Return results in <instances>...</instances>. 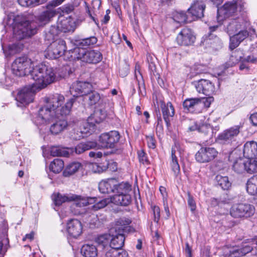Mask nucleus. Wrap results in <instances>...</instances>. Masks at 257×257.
I'll return each instance as SVG.
<instances>
[{"mask_svg":"<svg viewBox=\"0 0 257 257\" xmlns=\"http://www.w3.org/2000/svg\"><path fill=\"white\" fill-rule=\"evenodd\" d=\"M65 98L63 95L56 93L45 99L46 104L41 107L39 110L36 121L40 124L47 123L55 116L67 115L71 110L75 101V98L69 99L62 106Z\"/></svg>","mask_w":257,"mask_h":257,"instance_id":"1","label":"nucleus"},{"mask_svg":"<svg viewBox=\"0 0 257 257\" xmlns=\"http://www.w3.org/2000/svg\"><path fill=\"white\" fill-rule=\"evenodd\" d=\"M30 74L34 81L32 85L39 90L54 82L56 79L54 69L43 63L36 66L33 64Z\"/></svg>","mask_w":257,"mask_h":257,"instance_id":"2","label":"nucleus"},{"mask_svg":"<svg viewBox=\"0 0 257 257\" xmlns=\"http://www.w3.org/2000/svg\"><path fill=\"white\" fill-rule=\"evenodd\" d=\"M37 31L36 26L30 23L24 15H19L14 19L13 34L16 39L21 40L35 35Z\"/></svg>","mask_w":257,"mask_h":257,"instance_id":"3","label":"nucleus"},{"mask_svg":"<svg viewBox=\"0 0 257 257\" xmlns=\"http://www.w3.org/2000/svg\"><path fill=\"white\" fill-rule=\"evenodd\" d=\"M52 200L57 206L66 202L73 201L76 206L81 207L85 206L88 203L94 202V199H85L80 196L73 194H62L60 193H54L52 196Z\"/></svg>","mask_w":257,"mask_h":257,"instance_id":"4","label":"nucleus"},{"mask_svg":"<svg viewBox=\"0 0 257 257\" xmlns=\"http://www.w3.org/2000/svg\"><path fill=\"white\" fill-rule=\"evenodd\" d=\"M74 59L80 60L83 62L89 63H97L102 59V54L98 51H86L85 49L76 47L72 52Z\"/></svg>","mask_w":257,"mask_h":257,"instance_id":"5","label":"nucleus"},{"mask_svg":"<svg viewBox=\"0 0 257 257\" xmlns=\"http://www.w3.org/2000/svg\"><path fill=\"white\" fill-rule=\"evenodd\" d=\"M34 63L26 57H21L15 59L12 65L13 73L22 77L30 74Z\"/></svg>","mask_w":257,"mask_h":257,"instance_id":"6","label":"nucleus"},{"mask_svg":"<svg viewBox=\"0 0 257 257\" xmlns=\"http://www.w3.org/2000/svg\"><path fill=\"white\" fill-rule=\"evenodd\" d=\"M249 22L242 17L226 20L224 23V30L230 37L240 29H249Z\"/></svg>","mask_w":257,"mask_h":257,"instance_id":"7","label":"nucleus"},{"mask_svg":"<svg viewBox=\"0 0 257 257\" xmlns=\"http://www.w3.org/2000/svg\"><path fill=\"white\" fill-rule=\"evenodd\" d=\"M254 212V207L248 203L235 204L230 209V215L235 218H246L252 216Z\"/></svg>","mask_w":257,"mask_h":257,"instance_id":"8","label":"nucleus"},{"mask_svg":"<svg viewBox=\"0 0 257 257\" xmlns=\"http://www.w3.org/2000/svg\"><path fill=\"white\" fill-rule=\"evenodd\" d=\"M66 43L62 39L53 41L45 52V57L49 59H57L62 56L66 51Z\"/></svg>","mask_w":257,"mask_h":257,"instance_id":"9","label":"nucleus"},{"mask_svg":"<svg viewBox=\"0 0 257 257\" xmlns=\"http://www.w3.org/2000/svg\"><path fill=\"white\" fill-rule=\"evenodd\" d=\"M119 139L120 135L117 131L103 133L99 136L98 146L103 148H113Z\"/></svg>","mask_w":257,"mask_h":257,"instance_id":"10","label":"nucleus"},{"mask_svg":"<svg viewBox=\"0 0 257 257\" xmlns=\"http://www.w3.org/2000/svg\"><path fill=\"white\" fill-rule=\"evenodd\" d=\"M218 155L217 150L213 147H201L195 154L196 161L207 163L213 160Z\"/></svg>","mask_w":257,"mask_h":257,"instance_id":"11","label":"nucleus"},{"mask_svg":"<svg viewBox=\"0 0 257 257\" xmlns=\"http://www.w3.org/2000/svg\"><path fill=\"white\" fill-rule=\"evenodd\" d=\"M244 3L241 1H235L226 3L221 8L218 9V13L222 14L224 17L231 16L232 14L243 10Z\"/></svg>","mask_w":257,"mask_h":257,"instance_id":"12","label":"nucleus"},{"mask_svg":"<svg viewBox=\"0 0 257 257\" xmlns=\"http://www.w3.org/2000/svg\"><path fill=\"white\" fill-rule=\"evenodd\" d=\"M39 91L32 85L24 87L17 94L16 99L23 104H27L33 101L34 93Z\"/></svg>","mask_w":257,"mask_h":257,"instance_id":"13","label":"nucleus"},{"mask_svg":"<svg viewBox=\"0 0 257 257\" xmlns=\"http://www.w3.org/2000/svg\"><path fill=\"white\" fill-rule=\"evenodd\" d=\"M196 37L190 29L184 28L178 34L176 41L180 46H189L192 45Z\"/></svg>","mask_w":257,"mask_h":257,"instance_id":"14","label":"nucleus"},{"mask_svg":"<svg viewBox=\"0 0 257 257\" xmlns=\"http://www.w3.org/2000/svg\"><path fill=\"white\" fill-rule=\"evenodd\" d=\"M253 247L247 244L246 240L240 246H234L226 251L224 257H242L252 250Z\"/></svg>","mask_w":257,"mask_h":257,"instance_id":"15","label":"nucleus"},{"mask_svg":"<svg viewBox=\"0 0 257 257\" xmlns=\"http://www.w3.org/2000/svg\"><path fill=\"white\" fill-rule=\"evenodd\" d=\"M92 85L87 82L77 81L72 84L70 92L73 97H78L87 94L91 91Z\"/></svg>","mask_w":257,"mask_h":257,"instance_id":"16","label":"nucleus"},{"mask_svg":"<svg viewBox=\"0 0 257 257\" xmlns=\"http://www.w3.org/2000/svg\"><path fill=\"white\" fill-rule=\"evenodd\" d=\"M66 115L55 116L51 120L53 121L54 122L50 126V131L52 135H57L61 133L66 130L68 126V123L67 120L65 118Z\"/></svg>","mask_w":257,"mask_h":257,"instance_id":"17","label":"nucleus"},{"mask_svg":"<svg viewBox=\"0 0 257 257\" xmlns=\"http://www.w3.org/2000/svg\"><path fill=\"white\" fill-rule=\"evenodd\" d=\"M217 25L209 27V32L207 35L203 37V40L202 41L203 45L205 46H210L214 49H218L221 47L222 43L220 39L213 32H215L217 29Z\"/></svg>","mask_w":257,"mask_h":257,"instance_id":"18","label":"nucleus"},{"mask_svg":"<svg viewBox=\"0 0 257 257\" xmlns=\"http://www.w3.org/2000/svg\"><path fill=\"white\" fill-rule=\"evenodd\" d=\"M240 128L239 125H234L225 130L218 136V140L223 144H231L232 142L235 141V138L240 132Z\"/></svg>","mask_w":257,"mask_h":257,"instance_id":"19","label":"nucleus"},{"mask_svg":"<svg viewBox=\"0 0 257 257\" xmlns=\"http://www.w3.org/2000/svg\"><path fill=\"white\" fill-rule=\"evenodd\" d=\"M111 238L108 246L113 247L114 248L120 249L124 245L125 237L123 230L117 229H110Z\"/></svg>","mask_w":257,"mask_h":257,"instance_id":"20","label":"nucleus"},{"mask_svg":"<svg viewBox=\"0 0 257 257\" xmlns=\"http://www.w3.org/2000/svg\"><path fill=\"white\" fill-rule=\"evenodd\" d=\"M195 86L196 90L200 93L205 95H210L215 91L214 84L208 80L200 79L195 83Z\"/></svg>","mask_w":257,"mask_h":257,"instance_id":"21","label":"nucleus"},{"mask_svg":"<svg viewBox=\"0 0 257 257\" xmlns=\"http://www.w3.org/2000/svg\"><path fill=\"white\" fill-rule=\"evenodd\" d=\"M248 29H240L237 33L230 38L229 48L233 50L248 36Z\"/></svg>","mask_w":257,"mask_h":257,"instance_id":"22","label":"nucleus"},{"mask_svg":"<svg viewBox=\"0 0 257 257\" xmlns=\"http://www.w3.org/2000/svg\"><path fill=\"white\" fill-rule=\"evenodd\" d=\"M82 231V225L77 219H71L67 224V231L69 236L76 238Z\"/></svg>","mask_w":257,"mask_h":257,"instance_id":"23","label":"nucleus"},{"mask_svg":"<svg viewBox=\"0 0 257 257\" xmlns=\"http://www.w3.org/2000/svg\"><path fill=\"white\" fill-rule=\"evenodd\" d=\"M205 5L202 1L194 2L191 6L188 9L189 13L191 14L193 19H200L204 16Z\"/></svg>","mask_w":257,"mask_h":257,"instance_id":"24","label":"nucleus"},{"mask_svg":"<svg viewBox=\"0 0 257 257\" xmlns=\"http://www.w3.org/2000/svg\"><path fill=\"white\" fill-rule=\"evenodd\" d=\"M117 185V180L114 178H110L102 180L98 184V189L102 193H110L115 192V186Z\"/></svg>","mask_w":257,"mask_h":257,"instance_id":"25","label":"nucleus"},{"mask_svg":"<svg viewBox=\"0 0 257 257\" xmlns=\"http://www.w3.org/2000/svg\"><path fill=\"white\" fill-rule=\"evenodd\" d=\"M106 111L102 109H96L93 114L88 117L87 123L90 127H93L96 123L102 122L106 117Z\"/></svg>","mask_w":257,"mask_h":257,"instance_id":"26","label":"nucleus"},{"mask_svg":"<svg viewBox=\"0 0 257 257\" xmlns=\"http://www.w3.org/2000/svg\"><path fill=\"white\" fill-rule=\"evenodd\" d=\"M131 222L132 220L128 217H120L115 221V226L111 229H117V230H122L123 233L132 232L135 231V229L130 226Z\"/></svg>","mask_w":257,"mask_h":257,"instance_id":"27","label":"nucleus"},{"mask_svg":"<svg viewBox=\"0 0 257 257\" xmlns=\"http://www.w3.org/2000/svg\"><path fill=\"white\" fill-rule=\"evenodd\" d=\"M161 108L163 118L167 126H169L170 125V122L171 118H172L175 114L174 108L171 102H168L166 104L162 103L161 104Z\"/></svg>","mask_w":257,"mask_h":257,"instance_id":"28","label":"nucleus"},{"mask_svg":"<svg viewBox=\"0 0 257 257\" xmlns=\"http://www.w3.org/2000/svg\"><path fill=\"white\" fill-rule=\"evenodd\" d=\"M200 98H190L186 99L183 103V107L191 112L198 111L201 107Z\"/></svg>","mask_w":257,"mask_h":257,"instance_id":"29","label":"nucleus"},{"mask_svg":"<svg viewBox=\"0 0 257 257\" xmlns=\"http://www.w3.org/2000/svg\"><path fill=\"white\" fill-rule=\"evenodd\" d=\"M57 26L60 31L64 33L73 31L74 30L73 21L70 19L65 18L62 16L59 18Z\"/></svg>","mask_w":257,"mask_h":257,"instance_id":"30","label":"nucleus"},{"mask_svg":"<svg viewBox=\"0 0 257 257\" xmlns=\"http://www.w3.org/2000/svg\"><path fill=\"white\" fill-rule=\"evenodd\" d=\"M243 155L248 159H253L257 156V143L254 141L246 142L244 145Z\"/></svg>","mask_w":257,"mask_h":257,"instance_id":"31","label":"nucleus"},{"mask_svg":"<svg viewBox=\"0 0 257 257\" xmlns=\"http://www.w3.org/2000/svg\"><path fill=\"white\" fill-rule=\"evenodd\" d=\"M111 202L116 205L127 206L131 202V197L128 193L114 194L111 198Z\"/></svg>","mask_w":257,"mask_h":257,"instance_id":"32","label":"nucleus"},{"mask_svg":"<svg viewBox=\"0 0 257 257\" xmlns=\"http://www.w3.org/2000/svg\"><path fill=\"white\" fill-rule=\"evenodd\" d=\"M81 253L84 257H97L98 250L93 244H84L81 248Z\"/></svg>","mask_w":257,"mask_h":257,"instance_id":"33","label":"nucleus"},{"mask_svg":"<svg viewBox=\"0 0 257 257\" xmlns=\"http://www.w3.org/2000/svg\"><path fill=\"white\" fill-rule=\"evenodd\" d=\"M97 146L96 142L94 141L80 143L76 146L75 148V152L76 154H80L85 151L96 148Z\"/></svg>","mask_w":257,"mask_h":257,"instance_id":"34","label":"nucleus"},{"mask_svg":"<svg viewBox=\"0 0 257 257\" xmlns=\"http://www.w3.org/2000/svg\"><path fill=\"white\" fill-rule=\"evenodd\" d=\"M175 153V148L172 147L171 150V161L170 163V165L174 176L177 177L180 172V168Z\"/></svg>","mask_w":257,"mask_h":257,"instance_id":"35","label":"nucleus"},{"mask_svg":"<svg viewBox=\"0 0 257 257\" xmlns=\"http://www.w3.org/2000/svg\"><path fill=\"white\" fill-rule=\"evenodd\" d=\"M246 159L238 158L233 163L232 169L237 174H243L245 173L246 169Z\"/></svg>","mask_w":257,"mask_h":257,"instance_id":"36","label":"nucleus"},{"mask_svg":"<svg viewBox=\"0 0 257 257\" xmlns=\"http://www.w3.org/2000/svg\"><path fill=\"white\" fill-rule=\"evenodd\" d=\"M246 189L248 194L251 195H257V175L253 176L248 180Z\"/></svg>","mask_w":257,"mask_h":257,"instance_id":"37","label":"nucleus"},{"mask_svg":"<svg viewBox=\"0 0 257 257\" xmlns=\"http://www.w3.org/2000/svg\"><path fill=\"white\" fill-rule=\"evenodd\" d=\"M82 167V165L78 162H73L67 166L64 171L63 175L65 177H68L77 172Z\"/></svg>","mask_w":257,"mask_h":257,"instance_id":"38","label":"nucleus"},{"mask_svg":"<svg viewBox=\"0 0 257 257\" xmlns=\"http://www.w3.org/2000/svg\"><path fill=\"white\" fill-rule=\"evenodd\" d=\"M85 199H94V202L91 203H88L86 206L89 204H93L92 206V208L95 210H97L98 209H101L104 207H105L108 204H109L111 202V198H104L101 200H98L97 198H91V197H84Z\"/></svg>","mask_w":257,"mask_h":257,"instance_id":"39","label":"nucleus"},{"mask_svg":"<svg viewBox=\"0 0 257 257\" xmlns=\"http://www.w3.org/2000/svg\"><path fill=\"white\" fill-rule=\"evenodd\" d=\"M50 154L53 157H68L69 155V152L67 148H63L60 146H53L50 149Z\"/></svg>","mask_w":257,"mask_h":257,"instance_id":"40","label":"nucleus"},{"mask_svg":"<svg viewBox=\"0 0 257 257\" xmlns=\"http://www.w3.org/2000/svg\"><path fill=\"white\" fill-rule=\"evenodd\" d=\"M49 7L48 6V10L43 12L39 16V20L42 23L45 24L48 22L56 15V11L54 9H49Z\"/></svg>","mask_w":257,"mask_h":257,"instance_id":"41","label":"nucleus"},{"mask_svg":"<svg viewBox=\"0 0 257 257\" xmlns=\"http://www.w3.org/2000/svg\"><path fill=\"white\" fill-rule=\"evenodd\" d=\"M217 185L223 190H228L231 187V183L227 176L217 175L215 177Z\"/></svg>","mask_w":257,"mask_h":257,"instance_id":"42","label":"nucleus"},{"mask_svg":"<svg viewBox=\"0 0 257 257\" xmlns=\"http://www.w3.org/2000/svg\"><path fill=\"white\" fill-rule=\"evenodd\" d=\"M131 190V186L128 183L122 182L118 184L117 182V185L115 186V194H124L128 193Z\"/></svg>","mask_w":257,"mask_h":257,"instance_id":"43","label":"nucleus"},{"mask_svg":"<svg viewBox=\"0 0 257 257\" xmlns=\"http://www.w3.org/2000/svg\"><path fill=\"white\" fill-rule=\"evenodd\" d=\"M64 168V162L60 159H55L50 165V169L55 173H59Z\"/></svg>","mask_w":257,"mask_h":257,"instance_id":"44","label":"nucleus"},{"mask_svg":"<svg viewBox=\"0 0 257 257\" xmlns=\"http://www.w3.org/2000/svg\"><path fill=\"white\" fill-rule=\"evenodd\" d=\"M111 238V235L109 232V234H104L99 236L96 239V242L103 246L104 251L106 250L107 246L109 245L108 243L110 244Z\"/></svg>","mask_w":257,"mask_h":257,"instance_id":"45","label":"nucleus"},{"mask_svg":"<svg viewBox=\"0 0 257 257\" xmlns=\"http://www.w3.org/2000/svg\"><path fill=\"white\" fill-rule=\"evenodd\" d=\"M172 18L175 22L179 24L188 23L191 21L188 20L186 13L183 11L174 12Z\"/></svg>","mask_w":257,"mask_h":257,"instance_id":"46","label":"nucleus"},{"mask_svg":"<svg viewBox=\"0 0 257 257\" xmlns=\"http://www.w3.org/2000/svg\"><path fill=\"white\" fill-rule=\"evenodd\" d=\"M60 32L57 25L56 26H52L46 33L45 39L49 42L52 41L54 40L55 37L59 35Z\"/></svg>","mask_w":257,"mask_h":257,"instance_id":"47","label":"nucleus"},{"mask_svg":"<svg viewBox=\"0 0 257 257\" xmlns=\"http://www.w3.org/2000/svg\"><path fill=\"white\" fill-rule=\"evenodd\" d=\"M242 57L241 51H235L233 52L230 57L229 60L227 62L228 67H232L240 61Z\"/></svg>","mask_w":257,"mask_h":257,"instance_id":"48","label":"nucleus"},{"mask_svg":"<svg viewBox=\"0 0 257 257\" xmlns=\"http://www.w3.org/2000/svg\"><path fill=\"white\" fill-rule=\"evenodd\" d=\"M246 170H245V172L249 174L257 172V160L252 159H246Z\"/></svg>","mask_w":257,"mask_h":257,"instance_id":"49","label":"nucleus"},{"mask_svg":"<svg viewBox=\"0 0 257 257\" xmlns=\"http://www.w3.org/2000/svg\"><path fill=\"white\" fill-rule=\"evenodd\" d=\"M46 0H18L23 7H34L44 3Z\"/></svg>","mask_w":257,"mask_h":257,"instance_id":"50","label":"nucleus"},{"mask_svg":"<svg viewBox=\"0 0 257 257\" xmlns=\"http://www.w3.org/2000/svg\"><path fill=\"white\" fill-rule=\"evenodd\" d=\"M84 96H85V98L86 99H88L89 101V104L90 105L95 104L99 100L100 98L99 93L95 91L91 92V91L89 92V93L84 95Z\"/></svg>","mask_w":257,"mask_h":257,"instance_id":"51","label":"nucleus"},{"mask_svg":"<svg viewBox=\"0 0 257 257\" xmlns=\"http://www.w3.org/2000/svg\"><path fill=\"white\" fill-rule=\"evenodd\" d=\"M119 250L118 248H114L113 247L107 246L106 250L104 252L105 253L106 257H117L119 253Z\"/></svg>","mask_w":257,"mask_h":257,"instance_id":"52","label":"nucleus"},{"mask_svg":"<svg viewBox=\"0 0 257 257\" xmlns=\"http://www.w3.org/2000/svg\"><path fill=\"white\" fill-rule=\"evenodd\" d=\"M97 39L95 37H90L81 40L80 44L82 46H89L96 43Z\"/></svg>","mask_w":257,"mask_h":257,"instance_id":"53","label":"nucleus"},{"mask_svg":"<svg viewBox=\"0 0 257 257\" xmlns=\"http://www.w3.org/2000/svg\"><path fill=\"white\" fill-rule=\"evenodd\" d=\"M246 242L253 247L251 251H253L255 257H257V240L254 239H247L246 240Z\"/></svg>","mask_w":257,"mask_h":257,"instance_id":"54","label":"nucleus"},{"mask_svg":"<svg viewBox=\"0 0 257 257\" xmlns=\"http://www.w3.org/2000/svg\"><path fill=\"white\" fill-rule=\"evenodd\" d=\"M200 100H201V107L203 105L204 107L207 108L210 106L211 102L213 100V98L212 97H203L200 98Z\"/></svg>","mask_w":257,"mask_h":257,"instance_id":"55","label":"nucleus"},{"mask_svg":"<svg viewBox=\"0 0 257 257\" xmlns=\"http://www.w3.org/2000/svg\"><path fill=\"white\" fill-rule=\"evenodd\" d=\"M188 204L189 207L190 208V210L192 212H194L196 208V202L193 199V197L191 196L190 194H188Z\"/></svg>","mask_w":257,"mask_h":257,"instance_id":"56","label":"nucleus"},{"mask_svg":"<svg viewBox=\"0 0 257 257\" xmlns=\"http://www.w3.org/2000/svg\"><path fill=\"white\" fill-rule=\"evenodd\" d=\"M138 157L139 161L143 164L147 163L148 162L147 157L146 153L143 151H140L138 152Z\"/></svg>","mask_w":257,"mask_h":257,"instance_id":"57","label":"nucleus"},{"mask_svg":"<svg viewBox=\"0 0 257 257\" xmlns=\"http://www.w3.org/2000/svg\"><path fill=\"white\" fill-rule=\"evenodd\" d=\"M152 208L154 214L155 220H157L158 221L160 219V208L157 206H154L153 207H152Z\"/></svg>","mask_w":257,"mask_h":257,"instance_id":"58","label":"nucleus"},{"mask_svg":"<svg viewBox=\"0 0 257 257\" xmlns=\"http://www.w3.org/2000/svg\"><path fill=\"white\" fill-rule=\"evenodd\" d=\"M148 146L150 148L155 149L156 148V141L153 137L147 138Z\"/></svg>","mask_w":257,"mask_h":257,"instance_id":"59","label":"nucleus"},{"mask_svg":"<svg viewBox=\"0 0 257 257\" xmlns=\"http://www.w3.org/2000/svg\"><path fill=\"white\" fill-rule=\"evenodd\" d=\"M186 257H192V249L188 242L185 243V247L184 249Z\"/></svg>","mask_w":257,"mask_h":257,"instance_id":"60","label":"nucleus"},{"mask_svg":"<svg viewBox=\"0 0 257 257\" xmlns=\"http://www.w3.org/2000/svg\"><path fill=\"white\" fill-rule=\"evenodd\" d=\"M207 126L206 125H202L201 126L198 127L197 125L195 123L194 125L190 126L188 129L190 131H194L195 130H198L199 132H202L203 131L204 129Z\"/></svg>","mask_w":257,"mask_h":257,"instance_id":"61","label":"nucleus"},{"mask_svg":"<svg viewBox=\"0 0 257 257\" xmlns=\"http://www.w3.org/2000/svg\"><path fill=\"white\" fill-rule=\"evenodd\" d=\"M90 157L94 158H100L102 156V153L100 151H91L89 153Z\"/></svg>","mask_w":257,"mask_h":257,"instance_id":"62","label":"nucleus"},{"mask_svg":"<svg viewBox=\"0 0 257 257\" xmlns=\"http://www.w3.org/2000/svg\"><path fill=\"white\" fill-rule=\"evenodd\" d=\"M73 6L72 5L65 6L62 8V12L69 14L73 11Z\"/></svg>","mask_w":257,"mask_h":257,"instance_id":"63","label":"nucleus"},{"mask_svg":"<svg viewBox=\"0 0 257 257\" xmlns=\"http://www.w3.org/2000/svg\"><path fill=\"white\" fill-rule=\"evenodd\" d=\"M65 0H54L51 1L48 4V7H52L55 8L61 5Z\"/></svg>","mask_w":257,"mask_h":257,"instance_id":"64","label":"nucleus"}]
</instances>
